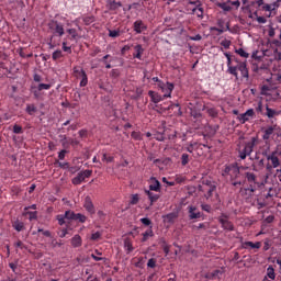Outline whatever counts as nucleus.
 Here are the masks:
<instances>
[{
	"label": "nucleus",
	"mask_w": 281,
	"mask_h": 281,
	"mask_svg": "<svg viewBox=\"0 0 281 281\" xmlns=\"http://www.w3.org/2000/svg\"><path fill=\"white\" fill-rule=\"evenodd\" d=\"M240 170H246L245 167L238 166L237 162L227 164L222 169V177L231 182L233 188H240L244 186V181L238 180L240 177Z\"/></svg>",
	"instance_id": "obj_1"
},
{
	"label": "nucleus",
	"mask_w": 281,
	"mask_h": 281,
	"mask_svg": "<svg viewBox=\"0 0 281 281\" xmlns=\"http://www.w3.org/2000/svg\"><path fill=\"white\" fill-rule=\"evenodd\" d=\"M47 26L49 33L52 34L48 38V47L53 49L60 46V41H56V37L61 38L66 34L65 24L57 20H52L48 22Z\"/></svg>",
	"instance_id": "obj_2"
},
{
	"label": "nucleus",
	"mask_w": 281,
	"mask_h": 281,
	"mask_svg": "<svg viewBox=\"0 0 281 281\" xmlns=\"http://www.w3.org/2000/svg\"><path fill=\"white\" fill-rule=\"evenodd\" d=\"M258 144V137H251L250 140L244 142L237 146L238 157L244 160L250 157L254 147Z\"/></svg>",
	"instance_id": "obj_3"
},
{
	"label": "nucleus",
	"mask_w": 281,
	"mask_h": 281,
	"mask_svg": "<svg viewBox=\"0 0 281 281\" xmlns=\"http://www.w3.org/2000/svg\"><path fill=\"white\" fill-rule=\"evenodd\" d=\"M66 33L68 34V36L63 40L61 48L65 53L72 54V46H69L68 40L71 42H78L81 36L79 35L77 29H68L66 30Z\"/></svg>",
	"instance_id": "obj_4"
},
{
	"label": "nucleus",
	"mask_w": 281,
	"mask_h": 281,
	"mask_svg": "<svg viewBox=\"0 0 281 281\" xmlns=\"http://www.w3.org/2000/svg\"><path fill=\"white\" fill-rule=\"evenodd\" d=\"M237 70L240 71L241 77H244V78L249 77V72H248V69H247L246 61H238L237 66H229L228 69H227V72L235 76V78L238 79Z\"/></svg>",
	"instance_id": "obj_5"
},
{
	"label": "nucleus",
	"mask_w": 281,
	"mask_h": 281,
	"mask_svg": "<svg viewBox=\"0 0 281 281\" xmlns=\"http://www.w3.org/2000/svg\"><path fill=\"white\" fill-rule=\"evenodd\" d=\"M72 76L76 79H80L79 86L81 88L87 87L89 85V77L87 71L81 66H75L72 68Z\"/></svg>",
	"instance_id": "obj_6"
},
{
	"label": "nucleus",
	"mask_w": 281,
	"mask_h": 281,
	"mask_svg": "<svg viewBox=\"0 0 281 281\" xmlns=\"http://www.w3.org/2000/svg\"><path fill=\"white\" fill-rule=\"evenodd\" d=\"M277 155H278V151H272L269 155L266 154V157L268 160V164L266 165V170L268 172H271V170H273V168H279L280 160Z\"/></svg>",
	"instance_id": "obj_7"
},
{
	"label": "nucleus",
	"mask_w": 281,
	"mask_h": 281,
	"mask_svg": "<svg viewBox=\"0 0 281 281\" xmlns=\"http://www.w3.org/2000/svg\"><path fill=\"white\" fill-rule=\"evenodd\" d=\"M245 176V181H247V183H249V187L246 190V192H255L256 190V186H257V177L254 172L251 171H246L244 173ZM245 181H243L245 183Z\"/></svg>",
	"instance_id": "obj_8"
},
{
	"label": "nucleus",
	"mask_w": 281,
	"mask_h": 281,
	"mask_svg": "<svg viewBox=\"0 0 281 281\" xmlns=\"http://www.w3.org/2000/svg\"><path fill=\"white\" fill-rule=\"evenodd\" d=\"M93 175V171L92 170H83V171H80L77 177H75L72 179V184L74 186H81V183H83V181H86V179H90V177H92Z\"/></svg>",
	"instance_id": "obj_9"
},
{
	"label": "nucleus",
	"mask_w": 281,
	"mask_h": 281,
	"mask_svg": "<svg viewBox=\"0 0 281 281\" xmlns=\"http://www.w3.org/2000/svg\"><path fill=\"white\" fill-rule=\"evenodd\" d=\"M67 221H77L78 223H87L88 217L82 213H76L71 210L66 211Z\"/></svg>",
	"instance_id": "obj_10"
},
{
	"label": "nucleus",
	"mask_w": 281,
	"mask_h": 281,
	"mask_svg": "<svg viewBox=\"0 0 281 281\" xmlns=\"http://www.w3.org/2000/svg\"><path fill=\"white\" fill-rule=\"evenodd\" d=\"M158 88L164 92V98L172 97V90L175 89L172 82H160L158 83Z\"/></svg>",
	"instance_id": "obj_11"
},
{
	"label": "nucleus",
	"mask_w": 281,
	"mask_h": 281,
	"mask_svg": "<svg viewBox=\"0 0 281 281\" xmlns=\"http://www.w3.org/2000/svg\"><path fill=\"white\" fill-rule=\"evenodd\" d=\"M204 196L207 201H217V203H220V195L216 193V186L209 187Z\"/></svg>",
	"instance_id": "obj_12"
},
{
	"label": "nucleus",
	"mask_w": 281,
	"mask_h": 281,
	"mask_svg": "<svg viewBox=\"0 0 281 281\" xmlns=\"http://www.w3.org/2000/svg\"><path fill=\"white\" fill-rule=\"evenodd\" d=\"M256 116V113L254 109L247 110L245 113H241L237 116V120L241 123L245 124L246 122L250 121Z\"/></svg>",
	"instance_id": "obj_13"
},
{
	"label": "nucleus",
	"mask_w": 281,
	"mask_h": 281,
	"mask_svg": "<svg viewBox=\"0 0 281 281\" xmlns=\"http://www.w3.org/2000/svg\"><path fill=\"white\" fill-rule=\"evenodd\" d=\"M188 216H189L190 221H194L198 218H202L203 213H201L196 206L189 205L188 206Z\"/></svg>",
	"instance_id": "obj_14"
},
{
	"label": "nucleus",
	"mask_w": 281,
	"mask_h": 281,
	"mask_svg": "<svg viewBox=\"0 0 281 281\" xmlns=\"http://www.w3.org/2000/svg\"><path fill=\"white\" fill-rule=\"evenodd\" d=\"M218 222L222 225V228L227 232H234V225L226 215H221Z\"/></svg>",
	"instance_id": "obj_15"
},
{
	"label": "nucleus",
	"mask_w": 281,
	"mask_h": 281,
	"mask_svg": "<svg viewBox=\"0 0 281 281\" xmlns=\"http://www.w3.org/2000/svg\"><path fill=\"white\" fill-rule=\"evenodd\" d=\"M261 248V243L260 241H256V243H252V241H243L241 243V249H245V250H259Z\"/></svg>",
	"instance_id": "obj_16"
},
{
	"label": "nucleus",
	"mask_w": 281,
	"mask_h": 281,
	"mask_svg": "<svg viewBox=\"0 0 281 281\" xmlns=\"http://www.w3.org/2000/svg\"><path fill=\"white\" fill-rule=\"evenodd\" d=\"M149 190L151 192H161V182H159V180H157V178L151 177L149 179Z\"/></svg>",
	"instance_id": "obj_17"
},
{
	"label": "nucleus",
	"mask_w": 281,
	"mask_h": 281,
	"mask_svg": "<svg viewBox=\"0 0 281 281\" xmlns=\"http://www.w3.org/2000/svg\"><path fill=\"white\" fill-rule=\"evenodd\" d=\"M122 8V0H108L106 1V9L110 11H117V9Z\"/></svg>",
	"instance_id": "obj_18"
},
{
	"label": "nucleus",
	"mask_w": 281,
	"mask_h": 281,
	"mask_svg": "<svg viewBox=\"0 0 281 281\" xmlns=\"http://www.w3.org/2000/svg\"><path fill=\"white\" fill-rule=\"evenodd\" d=\"M85 210H87V212H89V214H95V206L92 202V199L90 196H87L85 199V204H83Z\"/></svg>",
	"instance_id": "obj_19"
},
{
	"label": "nucleus",
	"mask_w": 281,
	"mask_h": 281,
	"mask_svg": "<svg viewBox=\"0 0 281 281\" xmlns=\"http://www.w3.org/2000/svg\"><path fill=\"white\" fill-rule=\"evenodd\" d=\"M133 29L137 34H142V32L148 30V26L144 24V21L137 20L136 22H134Z\"/></svg>",
	"instance_id": "obj_20"
},
{
	"label": "nucleus",
	"mask_w": 281,
	"mask_h": 281,
	"mask_svg": "<svg viewBox=\"0 0 281 281\" xmlns=\"http://www.w3.org/2000/svg\"><path fill=\"white\" fill-rule=\"evenodd\" d=\"M145 194L148 196L149 201H150V205H155V203H157V201H159L160 196L157 193H153V191L150 190H145Z\"/></svg>",
	"instance_id": "obj_21"
},
{
	"label": "nucleus",
	"mask_w": 281,
	"mask_h": 281,
	"mask_svg": "<svg viewBox=\"0 0 281 281\" xmlns=\"http://www.w3.org/2000/svg\"><path fill=\"white\" fill-rule=\"evenodd\" d=\"M148 95L150 97V99L154 103H159L166 99V98H164V95L161 97V94H159L153 90L148 91Z\"/></svg>",
	"instance_id": "obj_22"
},
{
	"label": "nucleus",
	"mask_w": 281,
	"mask_h": 281,
	"mask_svg": "<svg viewBox=\"0 0 281 281\" xmlns=\"http://www.w3.org/2000/svg\"><path fill=\"white\" fill-rule=\"evenodd\" d=\"M70 243H71V246L74 247V248H80V247H82V237L79 235V234H77V235H75L72 238H71V240H70Z\"/></svg>",
	"instance_id": "obj_23"
},
{
	"label": "nucleus",
	"mask_w": 281,
	"mask_h": 281,
	"mask_svg": "<svg viewBox=\"0 0 281 281\" xmlns=\"http://www.w3.org/2000/svg\"><path fill=\"white\" fill-rule=\"evenodd\" d=\"M134 50L135 53L133 54V58L142 60V55H144V47L142 46V44H137L136 46H134Z\"/></svg>",
	"instance_id": "obj_24"
},
{
	"label": "nucleus",
	"mask_w": 281,
	"mask_h": 281,
	"mask_svg": "<svg viewBox=\"0 0 281 281\" xmlns=\"http://www.w3.org/2000/svg\"><path fill=\"white\" fill-rule=\"evenodd\" d=\"M12 227L18 233L25 231V224L19 220L12 222Z\"/></svg>",
	"instance_id": "obj_25"
},
{
	"label": "nucleus",
	"mask_w": 281,
	"mask_h": 281,
	"mask_svg": "<svg viewBox=\"0 0 281 281\" xmlns=\"http://www.w3.org/2000/svg\"><path fill=\"white\" fill-rule=\"evenodd\" d=\"M274 127H276V126H268L267 128L263 130L262 138H263L265 140H268V139L271 137V135H272L273 132H274Z\"/></svg>",
	"instance_id": "obj_26"
},
{
	"label": "nucleus",
	"mask_w": 281,
	"mask_h": 281,
	"mask_svg": "<svg viewBox=\"0 0 281 281\" xmlns=\"http://www.w3.org/2000/svg\"><path fill=\"white\" fill-rule=\"evenodd\" d=\"M155 237V233L153 232V227L143 233L142 243L148 241L149 238Z\"/></svg>",
	"instance_id": "obj_27"
},
{
	"label": "nucleus",
	"mask_w": 281,
	"mask_h": 281,
	"mask_svg": "<svg viewBox=\"0 0 281 281\" xmlns=\"http://www.w3.org/2000/svg\"><path fill=\"white\" fill-rule=\"evenodd\" d=\"M124 249L127 255H131L135 248L133 247V243L130 241V239L124 240Z\"/></svg>",
	"instance_id": "obj_28"
},
{
	"label": "nucleus",
	"mask_w": 281,
	"mask_h": 281,
	"mask_svg": "<svg viewBox=\"0 0 281 281\" xmlns=\"http://www.w3.org/2000/svg\"><path fill=\"white\" fill-rule=\"evenodd\" d=\"M266 115L269 117V119H272V117H274V116H278L280 113H281V111H276V110H273V109H271V108H269V106H267L266 108Z\"/></svg>",
	"instance_id": "obj_29"
},
{
	"label": "nucleus",
	"mask_w": 281,
	"mask_h": 281,
	"mask_svg": "<svg viewBox=\"0 0 281 281\" xmlns=\"http://www.w3.org/2000/svg\"><path fill=\"white\" fill-rule=\"evenodd\" d=\"M25 216H29V221H37L38 212L37 211H26Z\"/></svg>",
	"instance_id": "obj_30"
},
{
	"label": "nucleus",
	"mask_w": 281,
	"mask_h": 281,
	"mask_svg": "<svg viewBox=\"0 0 281 281\" xmlns=\"http://www.w3.org/2000/svg\"><path fill=\"white\" fill-rule=\"evenodd\" d=\"M64 57V53H63V50H60V49H56L53 54H52V59L54 60V61H57V60H59L60 58H63Z\"/></svg>",
	"instance_id": "obj_31"
},
{
	"label": "nucleus",
	"mask_w": 281,
	"mask_h": 281,
	"mask_svg": "<svg viewBox=\"0 0 281 281\" xmlns=\"http://www.w3.org/2000/svg\"><path fill=\"white\" fill-rule=\"evenodd\" d=\"M25 112L30 115H34L37 112L35 104H26Z\"/></svg>",
	"instance_id": "obj_32"
},
{
	"label": "nucleus",
	"mask_w": 281,
	"mask_h": 281,
	"mask_svg": "<svg viewBox=\"0 0 281 281\" xmlns=\"http://www.w3.org/2000/svg\"><path fill=\"white\" fill-rule=\"evenodd\" d=\"M267 277H268V279H270L271 281H274V279H276V272H274V269H273L272 266H269V267L267 268Z\"/></svg>",
	"instance_id": "obj_33"
},
{
	"label": "nucleus",
	"mask_w": 281,
	"mask_h": 281,
	"mask_svg": "<svg viewBox=\"0 0 281 281\" xmlns=\"http://www.w3.org/2000/svg\"><path fill=\"white\" fill-rule=\"evenodd\" d=\"M193 231H206L209 229V223L207 222H204V223H200L199 225H193Z\"/></svg>",
	"instance_id": "obj_34"
},
{
	"label": "nucleus",
	"mask_w": 281,
	"mask_h": 281,
	"mask_svg": "<svg viewBox=\"0 0 281 281\" xmlns=\"http://www.w3.org/2000/svg\"><path fill=\"white\" fill-rule=\"evenodd\" d=\"M66 220H67V211L65 212V214L64 215H57L56 216V221H58V225H66Z\"/></svg>",
	"instance_id": "obj_35"
},
{
	"label": "nucleus",
	"mask_w": 281,
	"mask_h": 281,
	"mask_svg": "<svg viewBox=\"0 0 281 281\" xmlns=\"http://www.w3.org/2000/svg\"><path fill=\"white\" fill-rule=\"evenodd\" d=\"M13 247L16 249H21V250H27L29 247L22 241V240H18L13 244Z\"/></svg>",
	"instance_id": "obj_36"
},
{
	"label": "nucleus",
	"mask_w": 281,
	"mask_h": 281,
	"mask_svg": "<svg viewBox=\"0 0 281 281\" xmlns=\"http://www.w3.org/2000/svg\"><path fill=\"white\" fill-rule=\"evenodd\" d=\"M192 12L195 13L198 18L203 19L204 10H203L202 5H199L198 8H194L192 10Z\"/></svg>",
	"instance_id": "obj_37"
},
{
	"label": "nucleus",
	"mask_w": 281,
	"mask_h": 281,
	"mask_svg": "<svg viewBox=\"0 0 281 281\" xmlns=\"http://www.w3.org/2000/svg\"><path fill=\"white\" fill-rule=\"evenodd\" d=\"M139 203V194L135 193L131 195L130 205H137Z\"/></svg>",
	"instance_id": "obj_38"
},
{
	"label": "nucleus",
	"mask_w": 281,
	"mask_h": 281,
	"mask_svg": "<svg viewBox=\"0 0 281 281\" xmlns=\"http://www.w3.org/2000/svg\"><path fill=\"white\" fill-rule=\"evenodd\" d=\"M206 112L212 117H216L218 115V111L215 108H206Z\"/></svg>",
	"instance_id": "obj_39"
},
{
	"label": "nucleus",
	"mask_w": 281,
	"mask_h": 281,
	"mask_svg": "<svg viewBox=\"0 0 281 281\" xmlns=\"http://www.w3.org/2000/svg\"><path fill=\"white\" fill-rule=\"evenodd\" d=\"M215 5L223 9L225 12H228L232 10V8L229 5H227V3H225V2H223V3L216 2Z\"/></svg>",
	"instance_id": "obj_40"
},
{
	"label": "nucleus",
	"mask_w": 281,
	"mask_h": 281,
	"mask_svg": "<svg viewBox=\"0 0 281 281\" xmlns=\"http://www.w3.org/2000/svg\"><path fill=\"white\" fill-rule=\"evenodd\" d=\"M109 58H111V55H105L100 61L105 65V68L111 69L113 66H111V63L106 60Z\"/></svg>",
	"instance_id": "obj_41"
},
{
	"label": "nucleus",
	"mask_w": 281,
	"mask_h": 281,
	"mask_svg": "<svg viewBox=\"0 0 281 281\" xmlns=\"http://www.w3.org/2000/svg\"><path fill=\"white\" fill-rule=\"evenodd\" d=\"M102 161H105L106 164H113V161H115V158L113 156L103 154Z\"/></svg>",
	"instance_id": "obj_42"
},
{
	"label": "nucleus",
	"mask_w": 281,
	"mask_h": 281,
	"mask_svg": "<svg viewBox=\"0 0 281 281\" xmlns=\"http://www.w3.org/2000/svg\"><path fill=\"white\" fill-rule=\"evenodd\" d=\"M52 87H53V85H50V83H40L37 86V90L38 91L49 90Z\"/></svg>",
	"instance_id": "obj_43"
},
{
	"label": "nucleus",
	"mask_w": 281,
	"mask_h": 281,
	"mask_svg": "<svg viewBox=\"0 0 281 281\" xmlns=\"http://www.w3.org/2000/svg\"><path fill=\"white\" fill-rule=\"evenodd\" d=\"M102 238V233L95 232L91 235V240L92 241H99Z\"/></svg>",
	"instance_id": "obj_44"
},
{
	"label": "nucleus",
	"mask_w": 281,
	"mask_h": 281,
	"mask_svg": "<svg viewBox=\"0 0 281 281\" xmlns=\"http://www.w3.org/2000/svg\"><path fill=\"white\" fill-rule=\"evenodd\" d=\"M190 159H189V155L188 154H182L181 155V166H186L187 164H189Z\"/></svg>",
	"instance_id": "obj_45"
},
{
	"label": "nucleus",
	"mask_w": 281,
	"mask_h": 281,
	"mask_svg": "<svg viewBox=\"0 0 281 281\" xmlns=\"http://www.w3.org/2000/svg\"><path fill=\"white\" fill-rule=\"evenodd\" d=\"M162 250L166 256L170 255V246L165 240H162Z\"/></svg>",
	"instance_id": "obj_46"
},
{
	"label": "nucleus",
	"mask_w": 281,
	"mask_h": 281,
	"mask_svg": "<svg viewBox=\"0 0 281 281\" xmlns=\"http://www.w3.org/2000/svg\"><path fill=\"white\" fill-rule=\"evenodd\" d=\"M132 138H134L135 140H142L143 137H142V133L140 132H132L131 134Z\"/></svg>",
	"instance_id": "obj_47"
},
{
	"label": "nucleus",
	"mask_w": 281,
	"mask_h": 281,
	"mask_svg": "<svg viewBox=\"0 0 281 281\" xmlns=\"http://www.w3.org/2000/svg\"><path fill=\"white\" fill-rule=\"evenodd\" d=\"M13 133H15V134H23L24 133L23 127L18 125V124H14L13 125Z\"/></svg>",
	"instance_id": "obj_48"
},
{
	"label": "nucleus",
	"mask_w": 281,
	"mask_h": 281,
	"mask_svg": "<svg viewBox=\"0 0 281 281\" xmlns=\"http://www.w3.org/2000/svg\"><path fill=\"white\" fill-rule=\"evenodd\" d=\"M66 155H68V150H66V149L60 150V151L58 153V159H59L60 161H64V159H66Z\"/></svg>",
	"instance_id": "obj_49"
},
{
	"label": "nucleus",
	"mask_w": 281,
	"mask_h": 281,
	"mask_svg": "<svg viewBox=\"0 0 281 281\" xmlns=\"http://www.w3.org/2000/svg\"><path fill=\"white\" fill-rule=\"evenodd\" d=\"M147 267L150 269H155V267H157V260H155V258H150L147 262Z\"/></svg>",
	"instance_id": "obj_50"
},
{
	"label": "nucleus",
	"mask_w": 281,
	"mask_h": 281,
	"mask_svg": "<svg viewBox=\"0 0 281 281\" xmlns=\"http://www.w3.org/2000/svg\"><path fill=\"white\" fill-rule=\"evenodd\" d=\"M37 233H42L44 237L52 238V232L50 231H44L43 228H38Z\"/></svg>",
	"instance_id": "obj_51"
},
{
	"label": "nucleus",
	"mask_w": 281,
	"mask_h": 281,
	"mask_svg": "<svg viewBox=\"0 0 281 281\" xmlns=\"http://www.w3.org/2000/svg\"><path fill=\"white\" fill-rule=\"evenodd\" d=\"M201 210L203 212H207V214H211V212H212V207L210 204H201Z\"/></svg>",
	"instance_id": "obj_52"
},
{
	"label": "nucleus",
	"mask_w": 281,
	"mask_h": 281,
	"mask_svg": "<svg viewBox=\"0 0 281 281\" xmlns=\"http://www.w3.org/2000/svg\"><path fill=\"white\" fill-rule=\"evenodd\" d=\"M140 223H143V225H146L147 227L153 225V221H150V218L148 217L140 218Z\"/></svg>",
	"instance_id": "obj_53"
},
{
	"label": "nucleus",
	"mask_w": 281,
	"mask_h": 281,
	"mask_svg": "<svg viewBox=\"0 0 281 281\" xmlns=\"http://www.w3.org/2000/svg\"><path fill=\"white\" fill-rule=\"evenodd\" d=\"M56 164H57L58 168H64V169L70 168L69 162H60L59 160H56Z\"/></svg>",
	"instance_id": "obj_54"
},
{
	"label": "nucleus",
	"mask_w": 281,
	"mask_h": 281,
	"mask_svg": "<svg viewBox=\"0 0 281 281\" xmlns=\"http://www.w3.org/2000/svg\"><path fill=\"white\" fill-rule=\"evenodd\" d=\"M236 53H237L240 57H244V58H248V57H249V54L246 53L243 48L237 49Z\"/></svg>",
	"instance_id": "obj_55"
},
{
	"label": "nucleus",
	"mask_w": 281,
	"mask_h": 281,
	"mask_svg": "<svg viewBox=\"0 0 281 281\" xmlns=\"http://www.w3.org/2000/svg\"><path fill=\"white\" fill-rule=\"evenodd\" d=\"M50 245L53 248H61L63 247V243H59L57 239H53Z\"/></svg>",
	"instance_id": "obj_56"
},
{
	"label": "nucleus",
	"mask_w": 281,
	"mask_h": 281,
	"mask_svg": "<svg viewBox=\"0 0 281 281\" xmlns=\"http://www.w3.org/2000/svg\"><path fill=\"white\" fill-rule=\"evenodd\" d=\"M168 223H173L175 218H177V215L175 213H169L166 216Z\"/></svg>",
	"instance_id": "obj_57"
},
{
	"label": "nucleus",
	"mask_w": 281,
	"mask_h": 281,
	"mask_svg": "<svg viewBox=\"0 0 281 281\" xmlns=\"http://www.w3.org/2000/svg\"><path fill=\"white\" fill-rule=\"evenodd\" d=\"M168 109H169V110L178 109V114H179V115L182 114L181 109H180V105H179L178 103H175V104L169 105Z\"/></svg>",
	"instance_id": "obj_58"
},
{
	"label": "nucleus",
	"mask_w": 281,
	"mask_h": 281,
	"mask_svg": "<svg viewBox=\"0 0 281 281\" xmlns=\"http://www.w3.org/2000/svg\"><path fill=\"white\" fill-rule=\"evenodd\" d=\"M109 36L110 37H119L120 36V31L109 30Z\"/></svg>",
	"instance_id": "obj_59"
},
{
	"label": "nucleus",
	"mask_w": 281,
	"mask_h": 281,
	"mask_svg": "<svg viewBox=\"0 0 281 281\" xmlns=\"http://www.w3.org/2000/svg\"><path fill=\"white\" fill-rule=\"evenodd\" d=\"M221 45L224 46V48L227 49V48H229V46H231V41L224 40V41L221 42Z\"/></svg>",
	"instance_id": "obj_60"
},
{
	"label": "nucleus",
	"mask_w": 281,
	"mask_h": 281,
	"mask_svg": "<svg viewBox=\"0 0 281 281\" xmlns=\"http://www.w3.org/2000/svg\"><path fill=\"white\" fill-rule=\"evenodd\" d=\"M273 221H274V215H269L265 218L263 223L270 224V223H273Z\"/></svg>",
	"instance_id": "obj_61"
},
{
	"label": "nucleus",
	"mask_w": 281,
	"mask_h": 281,
	"mask_svg": "<svg viewBox=\"0 0 281 281\" xmlns=\"http://www.w3.org/2000/svg\"><path fill=\"white\" fill-rule=\"evenodd\" d=\"M203 186H206V188H211L212 186H216L215 182H212L211 180H204Z\"/></svg>",
	"instance_id": "obj_62"
},
{
	"label": "nucleus",
	"mask_w": 281,
	"mask_h": 281,
	"mask_svg": "<svg viewBox=\"0 0 281 281\" xmlns=\"http://www.w3.org/2000/svg\"><path fill=\"white\" fill-rule=\"evenodd\" d=\"M251 4L257 5V7H261L263 4V0H252Z\"/></svg>",
	"instance_id": "obj_63"
},
{
	"label": "nucleus",
	"mask_w": 281,
	"mask_h": 281,
	"mask_svg": "<svg viewBox=\"0 0 281 281\" xmlns=\"http://www.w3.org/2000/svg\"><path fill=\"white\" fill-rule=\"evenodd\" d=\"M263 9H265L266 11H273L276 8H274V4H266V5L263 7Z\"/></svg>",
	"instance_id": "obj_64"
}]
</instances>
